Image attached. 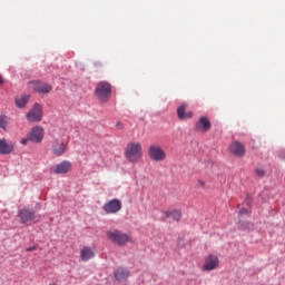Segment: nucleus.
Listing matches in <instances>:
<instances>
[{"mask_svg": "<svg viewBox=\"0 0 285 285\" xmlns=\"http://www.w3.org/2000/svg\"><path fill=\"white\" fill-rule=\"evenodd\" d=\"M95 95L100 104H107L112 95V86L108 81H100L96 86Z\"/></svg>", "mask_w": 285, "mask_h": 285, "instance_id": "f257e3e1", "label": "nucleus"}, {"mask_svg": "<svg viewBox=\"0 0 285 285\" xmlns=\"http://www.w3.org/2000/svg\"><path fill=\"white\" fill-rule=\"evenodd\" d=\"M125 157L128 161H131V164L139 161V159H141V144L129 142L125 149Z\"/></svg>", "mask_w": 285, "mask_h": 285, "instance_id": "f03ea898", "label": "nucleus"}, {"mask_svg": "<svg viewBox=\"0 0 285 285\" xmlns=\"http://www.w3.org/2000/svg\"><path fill=\"white\" fill-rule=\"evenodd\" d=\"M107 239L112 242V244H117L118 246H124V244H128V242H130V237L127 234H124L117 229L107 232Z\"/></svg>", "mask_w": 285, "mask_h": 285, "instance_id": "7ed1b4c3", "label": "nucleus"}, {"mask_svg": "<svg viewBox=\"0 0 285 285\" xmlns=\"http://www.w3.org/2000/svg\"><path fill=\"white\" fill-rule=\"evenodd\" d=\"M148 156L155 163H161L166 160V150L159 145H151L148 148Z\"/></svg>", "mask_w": 285, "mask_h": 285, "instance_id": "20e7f679", "label": "nucleus"}, {"mask_svg": "<svg viewBox=\"0 0 285 285\" xmlns=\"http://www.w3.org/2000/svg\"><path fill=\"white\" fill-rule=\"evenodd\" d=\"M27 120L35 122V121H41L43 117V107L41 105L36 104L33 108L27 114Z\"/></svg>", "mask_w": 285, "mask_h": 285, "instance_id": "39448f33", "label": "nucleus"}, {"mask_svg": "<svg viewBox=\"0 0 285 285\" xmlns=\"http://www.w3.org/2000/svg\"><path fill=\"white\" fill-rule=\"evenodd\" d=\"M102 208L107 215H115L121 210V200L114 198L107 202Z\"/></svg>", "mask_w": 285, "mask_h": 285, "instance_id": "423d86ee", "label": "nucleus"}, {"mask_svg": "<svg viewBox=\"0 0 285 285\" xmlns=\"http://www.w3.org/2000/svg\"><path fill=\"white\" fill-rule=\"evenodd\" d=\"M218 266H219L218 257L216 255L210 254L205 258L203 271H205V273H210V271H216Z\"/></svg>", "mask_w": 285, "mask_h": 285, "instance_id": "0eeeda50", "label": "nucleus"}, {"mask_svg": "<svg viewBox=\"0 0 285 285\" xmlns=\"http://www.w3.org/2000/svg\"><path fill=\"white\" fill-rule=\"evenodd\" d=\"M72 170V163L69 160H63L56 165L52 169L51 173L53 175H67V173H70Z\"/></svg>", "mask_w": 285, "mask_h": 285, "instance_id": "6e6552de", "label": "nucleus"}, {"mask_svg": "<svg viewBox=\"0 0 285 285\" xmlns=\"http://www.w3.org/2000/svg\"><path fill=\"white\" fill-rule=\"evenodd\" d=\"M30 86L33 92H39V95H48V92L52 91V87L47 82L42 81H31Z\"/></svg>", "mask_w": 285, "mask_h": 285, "instance_id": "1a4fd4ad", "label": "nucleus"}, {"mask_svg": "<svg viewBox=\"0 0 285 285\" xmlns=\"http://www.w3.org/2000/svg\"><path fill=\"white\" fill-rule=\"evenodd\" d=\"M28 139L33 144H41V141H43V128L41 127L32 128L31 131L28 134Z\"/></svg>", "mask_w": 285, "mask_h": 285, "instance_id": "9d476101", "label": "nucleus"}, {"mask_svg": "<svg viewBox=\"0 0 285 285\" xmlns=\"http://www.w3.org/2000/svg\"><path fill=\"white\" fill-rule=\"evenodd\" d=\"M212 128V124L206 116H202L195 124V130L198 132H207Z\"/></svg>", "mask_w": 285, "mask_h": 285, "instance_id": "9b49d317", "label": "nucleus"}, {"mask_svg": "<svg viewBox=\"0 0 285 285\" xmlns=\"http://www.w3.org/2000/svg\"><path fill=\"white\" fill-rule=\"evenodd\" d=\"M18 215L21 224H29V222H33L36 217L35 212L30 210L29 208L20 209Z\"/></svg>", "mask_w": 285, "mask_h": 285, "instance_id": "f8f14e48", "label": "nucleus"}, {"mask_svg": "<svg viewBox=\"0 0 285 285\" xmlns=\"http://www.w3.org/2000/svg\"><path fill=\"white\" fill-rule=\"evenodd\" d=\"M229 150L233 155L237 156V157H243L245 155V147L242 142L239 141H234L230 147Z\"/></svg>", "mask_w": 285, "mask_h": 285, "instance_id": "ddd939ff", "label": "nucleus"}, {"mask_svg": "<svg viewBox=\"0 0 285 285\" xmlns=\"http://www.w3.org/2000/svg\"><path fill=\"white\" fill-rule=\"evenodd\" d=\"M114 275L118 282H124V279H128V277H130V272L124 267H118L114 272Z\"/></svg>", "mask_w": 285, "mask_h": 285, "instance_id": "4468645a", "label": "nucleus"}, {"mask_svg": "<svg viewBox=\"0 0 285 285\" xmlns=\"http://www.w3.org/2000/svg\"><path fill=\"white\" fill-rule=\"evenodd\" d=\"M66 144L63 142H55L52 146V153L56 157H61V155H66Z\"/></svg>", "mask_w": 285, "mask_h": 285, "instance_id": "2eb2a0df", "label": "nucleus"}, {"mask_svg": "<svg viewBox=\"0 0 285 285\" xmlns=\"http://www.w3.org/2000/svg\"><path fill=\"white\" fill-rule=\"evenodd\" d=\"M14 150V146L12 144H8L6 139L0 140V155H10Z\"/></svg>", "mask_w": 285, "mask_h": 285, "instance_id": "dca6fc26", "label": "nucleus"}, {"mask_svg": "<svg viewBox=\"0 0 285 285\" xmlns=\"http://www.w3.org/2000/svg\"><path fill=\"white\" fill-rule=\"evenodd\" d=\"M80 257L82 262H89V259H92L95 257V252H92V248L90 247H83L80 250Z\"/></svg>", "mask_w": 285, "mask_h": 285, "instance_id": "f3484780", "label": "nucleus"}, {"mask_svg": "<svg viewBox=\"0 0 285 285\" xmlns=\"http://www.w3.org/2000/svg\"><path fill=\"white\" fill-rule=\"evenodd\" d=\"M163 214L167 218L171 217L175 222H179L181 219V210L179 209L165 210Z\"/></svg>", "mask_w": 285, "mask_h": 285, "instance_id": "a211bd4d", "label": "nucleus"}, {"mask_svg": "<svg viewBox=\"0 0 285 285\" xmlns=\"http://www.w3.org/2000/svg\"><path fill=\"white\" fill-rule=\"evenodd\" d=\"M28 101H30V95L18 96L16 98V106L17 108H26Z\"/></svg>", "mask_w": 285, "mask_h": 285, "instance_id": "6ab92c4d", "label": "nucleus"}, {"mask_svg": "<svg viewBox=\"0 0 285 285\" xmlns=\"http://www.w3.org/2000/svg\"><path fill=\"white\" fill-rule=\"evenodd\" d=\"M186 107H187L186 105H181V106L178 107V109H177V115H178V118H179L180 120H183V119H188V118H191V117H193V112H191V111L185 112Z\"/></svg>", "mask_w": 285, "mask_h": 285, "instance_id": "aec40b11", "label": "nucleus"}, {"mask_svg": "<svg viewBox=\"0 0 285 285\" xmlns=\"http://www.w3.org/2000/svg\"><path fill=\"white\" fill-rule=\"evenodd\" d=\"M7 127H8V119L6 117H0V128L6 130Z\"/></svg>", "mask_w": 285, "mask_h": 285, "instance_id": "412c9836", "label": "nucleus"}, {"mask_svg": "<svg viewBox=\"0 0 285 285\" xmlns=\"http://www.w3.org/2000/svg\"><path fill=\"white\" fill-rule=\"evenodd\" d=\"M256 174L259 176V177H264L265 176V171L263 168H257L256 169Z\"/></svg>", "mask_w": 285, "mask_h": 285, "instance_id": "4be33fe9", "label": "nucleus"}, {"mask_svg": "<svg viewBox=\"0 0 285 285\" xmlns=\"http://www.w3.org/2000/svg\"><path fill=\"white\" fill-rule=\"evenodd\" d=\"M238 208H239V214L240 215H246V214H249V210L248 209H245V208H240V206L238 205Z\"/></svg>", "mask_w": 285, "mask_h": 285, "instance_id": "5701e85b", "label": "nucleus"}, {"mask_svg": "<svg viewBox=\"0 0 285 285\" xmlns=\"http://www.w3.org/2000/svg\"><path fill=\"white\" fill-rule=\"evenodd\" d=\"M116 128L118 130H124V124H121V121L116 122Z\"/></svg>", "mask_w": 285, "mask_h": 285, "instance_id": "b1692460", "label": "nucleus"}, {"mask_svg": "<svg viewBox=\"0 0 285 285\" xmlns=\"http://www.w3.org/2000/svg\"><path fill=\"white\" fill-rule=\"evenodd\" d=\"M197 183H198L199 187H202L203 189L206 187V183L204 180L198 179Z\"/></svg>", "mask_w": 285, "mask_h": 285, "instance_id": "393cba45", "label": "nucleus"}, {"mask_svg": "<svg viewBox=\"0 0 285 285\" xmlns=\"http://www.w3.org/2000/svg\"><path fill=\"white\" fill-rule=\"evenodd\" d=\"M28 141H30V139H28V136H27V138H22L21 139L22 146H26V144H28Z\"/></svg>", "mask_w": 285, "mask_h": 285, "instance_id": "a878e982", "label": "nucleus"}, {"mask_svg": "<svg viewBox=\"0 0 285 285\" xmlns=\"http://www.w3.org/2000/svg\"><path fill=\"white\" fill-rule=\"evenodd\" d=\"M32 250H37V246H32V247L27 248L28 253H32Z\"/></svg>", "mask_w": 285, "mask_h": 285, "instance_id": "bb28decb", "label": "nucleus"}, {"mask_svg": "<svg viewBox=\"0 0 285 285\" xmlns=\"http://www.w3.org/2000/svg\"><path fill=\"white\" fill-rule=\"evenodd\" d=\"M94 66H95V68H101L102 65H101V62L97 61L94 63Z\"/></svg>", "mask_w": 285, "mask_h": 285, "instance_id": "cd10ccee", "label": "nucleus"}, {"mask_svg": "<svg viewBox=\"0 0 285 285\" xmlns=\"http://www.w3.org/2000/svg\"><path fill=\"white\" fill-rule=\"evenodd\" d=\"M3 85V77L0 76V86Z\"/></svg>", "mask_w": 285, "mask_h": 285, "instance_id": "c85d7f7f", "label": "nucleus"}, {"mask_svg": "<svg viewBox=\"0 0 285 285\" xmlns=\"http://www.w3.org/2000/svg\"><path fill=\"white\" fill-rule=\"evenodd\" d=\"M246 203H247V205H249V203H250V199L248 197L246 198Z\"/></svg>", "mask_w": 285, "mask_h": 285, "instance_id": "c756f323", "label": "nucleus"}]
</instances>
